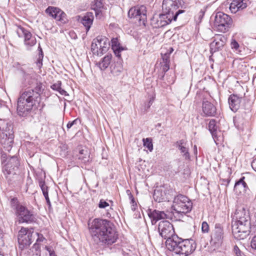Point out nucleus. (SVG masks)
I'll list each match as a JSON object with an SVG mask.
<instances>
[{
	"instance_id": "f257e3e1",
	"label": "nucleus",
	"mask_w": 256,
	"mask_h": 256,
	"mask_svg": "<svg viewBox=\"0 0 256 256\" xmlns=\"http://www.w3.org/2000/svg\"><path fill=\"white\" fill-rule=\"evenodd\" d=\"M90 234L94 240L104 245H111L118 238L114 225L110 220L99 218L88 222Z\"/></svg>"
},
{
	"instance_id": "8fccbe9b",
	"label": "nucleus",
	"mask_w": 256,
	"mask_h": 256,
	"mask_svg": "<svg viewBox=\"0 0 256 256\" xmlns=\"http://www.w3.org/2000/svg\"><path fill=\"white\" fill-rule=\"evenodd\" d=\"M200 16L201 18H202L204 15V12L202 10H201L200 12Z\"/></svg>"
},
{
	"instance_id": "2f4dec72",
	"label": "nucleus",
	"mask_w": 256,
	"mask_h": 256,
	"mask_svg": "<svg viewBox=\"0 0 256 256\" xmlns=\"http://www.w3.org/2000/svg\"><path fill=\"white\" fill-rule=\"evenodd\" d=\"M31 237V234L30 232H28V236H24L22 238H18V241L20 244L22 245L24 247L30 246L32 242Z\"/></svg>"
},
{
	"instance_id": "7c9ffc66",
	"label": "nucleus",
	"mask_w": 256,
	"mask_h": 256,
	"mask_svg": "<svg viewBox=\"0 0 256 256\" xmlns=\"http://www.w3.org/2000/svg\"><path fill=\"white\" fill-rule=\"evenodd\" d=\"M177 143L178 148L180 150V152L183 154V156L186 158L188 159L190 158V154L188 148L186 147V142L182 140L178 142Z\"/></svg>"
},
{
	"instance_id": "a19ab883",
	"label": "nucleus",
	"mask_w": 256,
	"mask_h": 256,
	"mask_svg": "<svg viewBox=\"0 0 256 256\" xmlns=\"http://www.w3.org/2000/svg\"><path fill=\"white\" fill-rule=\"evenodd\" d=\"M28 230L27 228H22L18 232V238L28 236Z\"/></svg>"
},
{
	"instance_id": "c85d7f7f",
	"label": "nucleus",
	"mask_w": 256,
	"mask_h": 256,
	"mask_svg": "<svg viewBox=\"0 0 256 256\" xmlns=\"http://www.w3.org/2000/svg\"><path fill=\"white\" fill-rule=\"evenodd\" d=\"M112 58L111 54H107L102 60L96 64L102 70H104L109 66Z\"/></svg>"
},
{
	"instance_id": "4be33fe9",
	"label": "nucleus",
	"mask_w": 256,
	"mask_h": 256,
	"mask_svg": "<svg viewBox=\"0 0 256 256\" xmlns=\"http://www.w3.org/2000/svg\"><path fill=\"white\" fill-rule=\"evenodd\" d=\"M242 102V97L237 94H231L228 98L230 108L233 112H236L240 108Z\"/></svg>"
},
{
	"instance_id": "bb28decb",
	"label": "nucleus",
	"mask_w": 256,
	"mask_h": 256,
	"mask_svg": "<svg viewBox=\"0 0 256 256\" xmlns=\"http://www.w3.org/2000/svg\"><path fill=\"white\" fill-rule=\"evenodd\" d=\"M244 177L243 176L237 182L234 186V190L238 194H241L246 192L248 189L246 183L244 181Z\"/></svg>"
},
{
	"instance_id": "aec40b11",
	"label": "nucleus",
	"mask_w": 256,
	"mask_h": 256,
	"mask_svg": "<svg viewBox=\"0 0 256 256\" xmlns=\"http://www.w3.org/2000/svg\"><path fill=\"white\" fill-rule=\"evenodd\" d=\"M202 110V115L204 116H214L216 113V109L215 106L208 101L203 102Z\"/></svg>"
},
{
	"instance_id": "4468645a",
	"label": "nucleus",
	"mask_w": 256,
	"mask_h": 256,
	"mask_svg": "<svg viewBox=\"0 0 256 256\" xmlns=\"http://www.w3.org/2000/svg\"><path fill=\"white\" fill-rule=\"evenodd\" d=\"M172 192V190L168 187L162 186L154 190L153 197L154 200L158 202L168 201Z\"/></svg>"
},
{
	"instance_id": "6ab92c4d",
	"label": "nucleus",
	"mask_w": 256,
	"mask_h": 256,
	"mask_svg": "<svg viewBox=\"0 0 256 256\" xmlns=\"http://www.w3.org/2000/svg\"><path fill=\"white\" fill-rule=\"evenodd\" d=\"M208 130L210 132L214 142L216 144L223 141V137L218 136V133L220 132L217 131V126L216 125V121L214 120H211L208 124Z\"/></svg>"
},
{
	"instance_id": "0eeeda50",
	"label": "nucleus",
	"mask_w": 256,
	"mask_h": 256,
	"mask_svg": "<svg viewBox=\"0 0 256 256\" xmlns=\"http://www.w3.org/2000/svg\"><path fill=\"white\" fill-rule=\"evenodd\" d=\"M232 23V20L228 14L218 12L214 16V28L218 32L225 33L228 32Z\"/></svg>"
},
{
	"instance_id": "9d476101",
	"label": "nucleus",
	"mask_w": 256,
	"mask_h": 256,
	"mask_svg": "<svg viewBox=\"0 0 256 256\" xmlns=\"http://www.w3.org/2000/svg\"><path fill=\"white\" fill-rule=\"evenodd\" d=\"M11 205L15 210L16 214L20 223L31 222L32 215L25 206L18 204L16 199L12 200Z\"/></svg>"
},
{
	"instance_id": "f8f14e48",
	"label": "nucleus",
	"mask_w": 256,
	"mask_h": 256,
	"mask_svg": "<svg viewBox=\"0 0 256 256\" xmlns=\"http://www.w3.org/2000/svg\"><path fill=\"white\" fill-rule=\"evenodd\" d=\"M46 12L58 21L60 24L68 22L66 14L58 8L50 6L46 10Z\"/></svg>"
},
{
	"instance_id": "7ed1b4c3",
	"label": "nucleus",
	"mask_w": 256,
	"mask_h": 256,
	"mask_svg": "<svg viewBox=\"0 0 256 256\" xmlns=\"http://www.w3.org/2000/svg\"><path fill=\"white\" fill-rule=\"evenodd\" d=\"M167 248L180 256H188L192 254L196 248V244L192 240H184L177 241L168 239L166 242Z\"/></svg>"
},
{
	"instance_id": "423d86ee",
	"label": "nucleus",
	"mask_w": 256,
	"mask_h": 256,
	"mask_svg": "<svg viewBox=\"0 0 256 256\" xmlns=\"http://www.w3.org/2000/svg\"><path fill=\"white\" fill-rule=\"evenodd\" d=\"M178 5L176 0H164L162 11L168 22L176 20L178 15L182 13V10H178Z\"/></svg>"
},
{
	"instance_id": "c756f323",
	"label": "nucleus",
	"mask_w": 256,
	"mask_h": 256,
	"mask_svg": "<svg viewBox=\"0 0 256 256\" xmlns=\"http://www.w3.org/2000/svg\"><path fill=\"white\" fill-rule=\"evenodd\" d=\"M77 156L78 158L81 160L84 163H86L89 161L90 152L86 148L80 149L78 154Z\"/></svg>"
},
{
	"instance_id": "5701e85b",
	"label": "nucleus",
	"mask_w": 256,
	"mask_h": 256,
	"mask_svg": "<svg viewBox=\"0 0 256 256\" xmlns=\"http://www.w3.org/2000/svg\"><path fill=\"white\" fill-rule=\"evenodd\" d=\"M247 7V4L244 0H233L230 4V10L232 13H236Z\"/></svg>"
},
{
	"instance_id": "ea45409f",
	"label": "nucleus",
	"mask_w": 256,
	"mask_h": 256,
	"mask_svg": "<svg viewBox=\"0 0 256 256\" xmlns=\"http://www.w3.org/2000/svg\"><path fill=\"white\" fill-rule=\"evenodd\" d=\"M230 46L235 51H237L240 47L238 43L234 39L232 40Z\"/></svg>"
},
{
	"instance_id": "a18cd8bd",
	"label": "nucleus",
	"mask_w": 256,
	"mask_h": 256,
	"mask_svg": "<svg viewBox=\"0 0 256 256\" xmlns=\"http://www.w3.org/2000/svg\"><path fill=\"white\" fill-rule=\"evenodd\" d=\"M251 246L256 250V236H254L252 240Z\"/></svg>"
},
{
	"instance_id": "58836bf2",
	"label": "nucleus",
	"mask_w": 256,
	"mask_h": 256,
	"mask_svg": "<svg viewBox=\"0 0 256 256\" xmlns=\"http://www.w3.org/2000/svg\"><path fill=\"white\" fill-rule=\"evenodd\" d=\"M34 90L35 92L40 96L44 90L42 84L41 82L37 83L34 88Z\"/></svg>"
},
{
	"instance_id": "3c124183",
	"label": "nucleus",
	"mask_w": 256,
	"mask_h": 256,
	"mask_svg": "<svg viewBox=\"0 0 256 256\" xmlns=\"http://www.w3.org/2000/svg\"><path fill=\"white\" fill-rule=\"evenodd\" d=\"M50 256H56L54 254L50 253Z\"/></svg>"
},
{
	"instance_id": "473e14b6",
	"label": "nucleus",
	"mask_w": 256,
	"mask_h": 256,
	"mask_svg": "<svg viewBox=\"0 0 256 256\" xmlns=\"http://www.w3.org/2000/svg\"><path fill=\"white\" fill-rule=\"evenodd\" d=\"M37 239L36 242L33 245V248H34L36 250V256H40V242H42L44 238L43 236L41 234H39L38 233H36Z\"/></svg>"
},
{
	"instance_id": "dca6fc26",
	"label": "nucleus",
	"mask_w": 256,
	"mask_h": 256,
	"mask_svg": "<svg viewBox=\"0 0 256 256\" xmlns=\"http://www.w3.org/2000/svg\"><path fill=\"white\" fill-rule=\"evenodd\" d=\"M46 174L45 172L40 170L36 174V180H38L40 187V188L44 196L46 201L47 204L50 206V202L48 197V186L46 184L45 180Z\"/></svg>"
},
{
	"instance_id": "09e8293b",
	"label": "nucleus",
	"mask_w": 256,
	"mask_h": 256,
	"mask_svg": "<svg viewBox=\"0 0 256 256\" xmlns=\"http://www.w3.org/2000/svg\"><path fill=\"white\" fill-rule=\"evenodd\" d=\"M194 154L196 156L197 154H198V150H197V147L196 145H194Z\"/></svg>"
},
{
	"instance_id": "49530a36",
	"label": "nucleus",
	"mask_w": 256,
	"mask_h": 256,
	"mask_svg": "<svg viewBox=\"0 0 256 256\" xmlns=\"http://www.w3.org/2000/svg\"><path fill=\"white\" fill-rule=\"evenodd\" d=\"M77 121V119H76L74 120L72 122H69L67 125H66V127L68 129L70 128H72V126L74 125V124H76V122Z\"/></svg>"
},
{
	"instance_id": "cd10ccee",
	"label": "nucleus",
	"mask_w": 256,
	"mask_h": 256,
	"mask_svg": "<svg viewBox=\"0 0 256 256\" xmlns=\"http://www.w3.org/2000/svg\"><path fill=\"white\" fill-rule=\"evenodd\" d=\"M112 48L114 50L115 55L118 57H120V52L124 50V48L120 46L118 40L117 38H113L111 40Z\"/></svg>"
},
{
	"instance_id": "6e6552de",
	"label": "nucleus",
	"mask_w": 256,
	"mask_h": 256,
	"mask_svg": "<svg viewBox=\"0 0 256 256\" xmlns=\"http://www.w3.org/2000/svg\"><path fill=\"white\" fill-rule=\"evenodd\" d=\"M172 208L177 213L186 214L191 210L192 202L186 196L178 194L174 199Z\"/></svg>"
},
{
	"instance_id": "b1692460",
	"label": "nucleus",
	"mask_w": 256,
	"mask_h": 256,
	"mask_svg": "<svg viewBox=\"0 0 256 256\" xmlns=\"http://www.w3.org/2000/svg\"><path fill=\"white\" fill-rule=\"evenodd\" d=\"M148 216L151 218L152 222L156 223L159 220L165 218H170L168 214L164 212L154 210L148 213Z\"/></svg>"
},
{
	"instance_id": "de8ad7c7",
	"label": "nucleus",
	"mask_w": 256,
	"mask_h": 256,
	"mask_svg": "<svg viewBox=\"0 0 256 256\" xmlns=\"http://www.w3.org/2000/svg\"><path fill=\"white\" fill-rule=\"evenodd\" d=\"M252 167L256 172V158L252 162Z\"/></svg>"
},
{
	"instance_id": "39448f33",
	"label": "nucleus",
	"mask_w": 256,
	"mask_h": 256,
	"mask_svg": "<svg viewBox=\"0 0 256 256\" xmlns=\"http://www.w3.org/2000/svg\"><path fill=\"white\" fill-rule=\"evenodd\" d=\"M32 110V92L31 90L24 92L20 96L17 104V112L19 116H26Z\"/></svg>"
},
{
	"instance_id": "f704fd0d",
	"label": "nucleus",
	"mask_w": 256,
	"mask_h": 256,
	"mask_svg": "<svg viewBox=\"0 0 256 256\" xmlns=\"http://www.w3.org/2000/svg\"><path fill=\"white\" fill-rule=\"evenodd\" d=\"M123 70L122 66L119 63H116L111 68V73L114 76H118L120 74Z\"/></svg>"
},
{
	"instance_id": "37998d69",
	"label": "nucleus",
	"mask_w": 256,
	"mask_h": 256,
	"mask_svg": "<svg viewBox=\"0 0 256 256\" xmlns=\"http://www.w3.org/2000/svg\"><path fill=\"white\" fill-rule=\"evenodd\" d=\"M202 232H208L209 226L206 222H204L202 223Z\"/></svg>"
},
{
	"instance_id": "20e7f679",
	"label": "nucleus",
	"mask_w": 256,
	"mask_h": 256,
	"mask_svg": "<svg viewBox=\"0 0 256 256\" xmlns=\"http://www.w3.org/2000/svg\"><path fill=\"white\" fill-rule=\"evenodd\" d=\"M14 138L12 126L7 120H0V143L6 150H10Z\"/></svg>"
},
{
	"instance_id": "4c0bfd02",
	"label": "nucleus",
	"mask_w": 256,
	"mask_h": 256,
	"mask_svg": "<svg viewBox=\"0 0 256 256\" xmlns=\"http://www.w3.org/2000/svg\"><path fill=\"white\" fill-rule=\"evenodd\" d=\"M126 193L129 196L130 204H132V210H134L137 206L136 202L134 200V198L130 190H127Z\"/></svg>"
},
{
	"instance_id": "a878e982",
	"label": "nucleus",
	"mask_w": 256,
	"mask_h": 256,
	"mask_svg": "<svg viewBox=\"0 0 256 256\" xmlns=\"http://www.w3.org/2000/svg\"><path fill=\"white\" fill-rule=\"evenodd\" d=\"M94 19V16L93 14L91 12H86L85 15L82 17L80 21L83 26L86 28V32L90 30L92 24Z\"/></svg>"
},
{
	"instance_id": "2eb2a0df",
	"label": "nucleus",
	"mask_w": 256,
	"mask_h": 256,
	"mask_svg": "<svg viewBox=\"0 0 256 256\" xmlns=\"http://www.w3.org/2000/svg\"><path fill=\"white\" fill-rule=\"evenodd\" d=\"M158 232L162 237L164 239H172L174 234V230L173 225L168 220H162L159 223Z\"/></svg>"
},
{
	"instance_id": "72a5a7b5",
	"label": "nucleus",
	"mask_w": 256,
	"mask_h": 256,
	"mask_svg": "<svg viewBox=\"0 0 256 256\" xmlns=\"http://www.w3.org/2000/svg\"><path fill=\"white\" fill-rule=\"evenodd\" d=\"M62 82L58 81L50 86V88L54 90L58 91L60 94L63 96H68V92L62 88Z\"/></svg>"
},
{
	"instance_id": "a211bd4d",
	"label": "nucleus",
	"mask_w": 256,
	"mask_h": 256,
	"mask_svg": "<svg viewBox=\"0 0 256 256\" xmlns=\"http://www.w3.org/2000/svg\"><path fill=\"white\" fill-rule=\"evenodd\" d=\"M223 228L220 224L215 225L214 229L211 236V240L214 244H221L224 238Z\"/></svg>"
},
{
	"instance_id": "c03bdc74",
	"label": "nucleus",
	"mask_w": 256,
	"mask_h": 256,
	"mask_svg": "<svg viewBox=\"0 0 256 256\" xmlns=\"http://www.w3.org/2000/svg\"><path fill=\"white\" fill-rule=\"evenodd\" d=\"M234 251L236 256H244V254L240 251V250L237 246H234Z\"/></svg>"
},
{
	"instance_id": "c9c22d12",
	"label": "nucleus",
	"mask_w": 256,
	"mask_h": 256,
	"mask_svg": "<svg viewBox=\"0 0 256 256\" xmlns=\"http://www.w3.org/2000/svg\"><path fill=\"white\" fill-rule=\"evenodd\" d=\"M37 60L36 62V64L37 66L40 68L42 66V60L44 58V54L42 50V48L40 46V44H39L38 49V54H37Z\"/></svg>"
},
{
	"instance_id": "603ef678",
	"label": "nucleus",
	"mask_w": 256,
	"mask_h": 256,
	"mask_svg": "<svg viewBox=\"0 0 256 256\" xmlns=\"http://www.w3.org/2000/svg\"><path fill=\"white\" fill-rule=\"evenodd\" d=\"M0 120H4L0 119Z\"/></svg>"
},
{
	"instance_id": "79ce46f5",
	"label": "nucleus",
	"mask_w": 256,
	"mask_h": 256,
	"mask_svg": "<svg viewBox=\"0 0 256 256\" xmlns=\"http://www.w3.org/2000/svg\"><path fill=\"white\" fill-rule=\"evenodd\" d=\"M109 206V204L106 202L104 201L103 200H100L99 204H98V207L100 208H106L107 206Z\"/></svg>"
},
{
	"instance_id": "412c9836",
	"label": "nucleus",
	"mask_w": 256,
	"mask_h": 256,
	"mask_svg": "<svg viewBox=\"0 0 256 256\" xmlns=\"http://www.w3.org/2000/svg\"><path fill=\"white\" fill-rule=\"evenodd\" d=\"M16 32L19 36H24V44L27 46V48L30 50L32 44V40L31 38L32 34L30 32H28L22 27H18L17 29Z\"/></svg>"
},
{
	"instance_id": "f3484780",
	"label": "nucleus",
	"mask_w": 256,
	"mask_h": 256,
	"mask_svg": "<svg viewBox=\"0 0 256 256\" xmlns=\"http://www.w3.org/2000/svg\"><path fill=\"white\" fill-rule=\"evenodd\" d=\"M226 38L222 34H218L214 37V40L210 44V50L212 52L221 49L226 44Z\"/></svg>"
},
{
	"instance_id": "ddd939ff",
	"label": "nucleus",
	"mask_w": 256,
	"mask_h": 256,
	"mask_svg": "<svg viewBox=\"0 0 256 256\" xmlns=\"http://www.w3.org/2000/svg\"><path fill=\"white\" fill-rule=\"evenodd\" d=\"M128 16L130 18H136L139 22L144 23L146 19V7L142 5L132 8L128 12Z\"/></svg>"
},
{
	"instance_id": "1a4fd4ad",
	"label": "nucleus",
	"mask_w": 256,
	"mask_h": 256,
	"mask_svg": "<svg viewBox=\"0 0 256 256\" xmlns=\"http://www.w3.org/2000/svg\"><path fill=\"white\" fill-rule=\"evenodd\" d=\"M110 41L105 36H99L93 40L91 50L94 54L101 56L108 50Z\"/></svg>"
},
{
	"instance_id": "9b49d317",
	"label": "nucleus",
	"mask_w": 256,
	"mask_h": 256,
	"mask_svg": "<svg viewBox=\"0 0 256 256\" xmlns=\"http://www.w3.org/2000/svg\"><path fill=\"white\" fill-rule=\"evenodd\" d=\"M2 172L6 177L10 174H14L15 170L18 168L20 164L16 156H8L4 161L2 160Z\"/></svg>"
},
{
	"instance_id": "e433bc0d",
	"label": "nucleus",
	"mask_w": 256,
	"mask_h": 256,
	"mask_svg": "<svg viewBox=\"0 0 256 256\" xmlns=\"http://www.w3.org/2000/svg\"><path fill=\"white\" fill-rule=\"evenodd\" d=\"M144 146L147 148L150 152L153 150V144L151 138H146L142 139Z\"/></svg>"
},
{
	"instance_id": "393cba45",
	"label": "nucleus",
	"mask_w": 256,
	"mask_h": 256,
	"mask_svg": "<svg viewBox=\"0 0 256 256\" xmlns=\"http://www.w3.org/2000/svg\"><path fill=\"white\" fill-rule=\"evenodd\" d=\"M173 51L172 48H170L168 52L163 54L162 52V62H160L161 67L164 72L168 71L170 69V54Z\"/></svg>"
},
{
	"instance_id": "864d4df0",
	"label": "nucleus",
	"mask_w": 256,
	"mask_h": 256,
	"mask_svg": "<svg viewBox=\"0 0 256 256\" xmlns=\"http://www.w3.org/2000/svg\"><path fill=\"white\" fill-rule=\"evenodd\" d=\"M0 256H2L0 254Z\"/></svg>"
},
{
	"instance_id": "f03ea898",
	"label": "nucleus",
	"mask_w": 256,
	"mask_h": 256,
	"mask_svg": "<svg viewBox=\"0 0 256 256\" xmlns=\"http://www.w3.org/2000/svg\"><path fill=\"white\" fill-rule=\"evenodd\" d=\"M235 216L236 220L232 224V232L234 238L244 240L249 234L250 222L244 208L236 210Z\"/></svg>"
}]
</instances>
